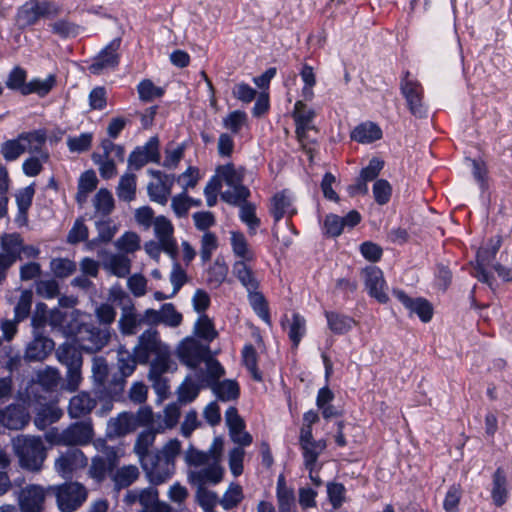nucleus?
Segmentation results:
<instances>
[{"instance_id": "f257e3e1", "label": "nucleus", "mask_w": 512, "mask_h": 512, "mask_svg": "<svg viewBox=\"0 0 512 512\" xmlns=\"http://www.w3.org/2000/svg\"><path fill=\"white\" fill-rule=\"evenodd\" d=\"M133 351L138 363L149 364L155 374L166 373L171 367L170 347L161 340L160 333L155 328H148L139 335Z\"/></svg>"}, {"instance_id": "f03ea898", "label": "nucleus", "mask_w": 512, "mask_h": 512, "mask_svg": "<svg viewBox=\"0 0 512 512\" xmlns=\"http://www.w3.org/2000/svg\"><path fill=\"white\" fill-rule=\"evenodd\" d=\"M181 442L169 440L161 450L141 464L147 479L153 485H160L169 480L175 472V459L180 454Z\"/></svg>"}, {"instance_id": "7ed1b4c3", "label": "nucleus", "mask_w": 512, "mask_h": 512, "mask_svg": "<svg viewBox=\"0 0 512 512\" xmlns=\"http://www.w3.org/2000/svg\"><path fill=\"white\" fill-rule=\"evenodd\" d=\"M19 466L30 472H39L47 457V448L40 436L18 435L11 441Z\"/></svg>"}, {"instance_id": "20e7f679", "label": "nucleus", "mask_w": 512, "mask_h": 512, "mask_svg": "<svg viewBox=\"0 0 512 512\" xmlns=\"http://www.w3.org/2000/svg\"><path fill=\"white\" fill-rule=\"evenodd\" d=\"M60 12V7L53 2L28 0L18 8L15 23L19 29L24 30L37 24L40 19L55 18Z\"/></svg>"}, {"instance_id": "39448f33", "label": "nucleus", "mask_w": 512, "mask_h": 512, "mask_svg": "<svg viewBox=\"0 0 512 512\" xmlns=\"http://www.w3.org/2000/svg\"><path fill=\"white\" fill-rule=\"evenodd\" d=\"M55 354L57 360L67 368V389L69 391H75L82 380L81 368L83 365V357L81 349H78L75 344L65 342L58 346Z\"/></svg>"}, {"instance_id": "423d86ee", "label": "nucleus", "mask_w": 512, "mask_h": 512, "mask_svg": "<svg viewBox=\"0 0 512 512\" xmlns=\"http://www.w3.org/2000/svg\"><path fill=\"white\" fill-rule=\"evenodd\" d=\"M111 338L110 327H99L91 323H83L78 327L74 341L81 350L95 353L103 349Z\"/></svg>"}, {"instance_id": "0eeeda50", "label": "nucleus", "mask_w": 512, "mask_h": 512, "mask_svg": "<svg viewBox=\"0 0 512 512\" xmlns=\"http://www.w3.org/2000/svg\"><path fill=\"white\" fill-rule=\"evenodd\" d=\"M93 428L88 422H75L61 432H49L47 440L56 445L82 446L87 445L93 438Z\"/></svg>"}, {"instance_id": "6e6552de", "label": "nucleus", "mask_w": 512, "mask_h": 512, "mask_svg": "<svg viewBox=\"0 0 512 512\" xmlns=\"http://www.w3.org/2000/svg\"><path fill=\"white\" fill-rule=\"evenodd\" d=\"M58 508L62 512H73L87 500L88 491L79 482H67L54 488Z\"/></svg>"}, {"instance_id": "1a4fd4ad", "label": "nucleus", "mask_w": 512, "mask_h": 512, "mask_svg": "<svg viewBox=\"0 0 512 512\" xmlns=\"http://www.w3.org/2000/svg\"><path fill=\"white\" fill-rule=\"evenodd\" d=\"M119 449L113 446H104L100 454L94 456L88 470L89 476L97 483L103 482L108 475L112 477L119 464Z\"/></svg>"}, {"instance_id": "9d476101", "label": "nucleus", "mask_w": 512, "mask_h": 512, "mask_svg": "<svg viewBox=\"0 0 512 512\" xmlns=\"http://www.w3.org/2000/svg\"><path fill=\"white\" fill-rule=\"evenodd\" d=\"M22 237L19 233H4L0 239V284L7 277L8 270L18 261L22 260L20 248Z\"/></svg>"}, {"instance_id": "9b49d317", "label": "nucleus", "mask_w": 512, "mask_h": 512, "mask_svg": "<svg viewBox=\"0 0 512 512\" xmlns=\"http://www.w3.org/2000/svg\"><path fill=\"white\" fill-rule=\"evenodd\" d=\"M209 354V345L203 344L193 337L185 338L177 347V356L180 362L190 368H196L204 362Z\"/></svg>"}, {"instance_id": "f8f14e48", "label": "nucleus", "mask_w": 512, "mask_h": 512, "mask_svg": "<svg viewBox=\"0 0 512 512\" xmlns=\"http://www.w3.org/2000/svg\"><path fill=\"white\" fill-rule=\"evenodd\" d=\"M88 464V458L78 448L68 449L55 460L56 471L65 479L72 478L73 473L83 469Z\"/></svg>"}, {"instance_id": "ddd939ff", "label": "nucleus", "mask_w": 512, "mask_h": 512, "mask_svg": "<svg viewBox=\"0 0 512 512\" xmlns=\"http://www.w3.org/2000/svg\"><path fill=\"white\" fill-rule=\"evenodd\" d=\"M55 349L54 341L43 335L42 331H33V338L25 347L27 363L43 362Z\"/></svg>"}, {"instance_id": "4468645a", "label": "nucleus", "mask_w": 512, "mask_h": 512, "mask_svg": "<svg viewBox=\"0 0 512 512\" xmlns=\"http://www.w3.org/2000/svg\"><path fill=\"white\" fill-rule=\"evenodd\" d=\"M401 81L400 89L406 99L409 111L416 117H423L426 114V110L423 104V88L417 81L407 79Z\"/></svg>"}, {"instance_id": "2eb2a0df", "label": "nucleus", "mask_w": 512, "mask_h": 512, "mask_svg": "<svg viewBox=\"0 0 512 512\" xmlns=\"http://www.w3.org/2000/svg\"><path fill=\"white\" fill-rule=\"evenodd\" d=\"M160 160L159 140L151 137L144 146L136 147L128 158V165L135 170L141 169L148 162L158 163Z\"/></svg>"}, {"instance_id": "dca6fc26", "label": "nucleus", "mask_w": 512, "mask_h": 512, "mask_svg": "<svg viewBox=\"0 0 512 512\" xmlns=\"http://www.w3.org/2000/svg\"><path fill=\"white\" fill-rule=\"evenodd\" d=\"M393 295L409 311L410 315L416 314L424 323L432 319L433 307L425 298H412L403 290H394Z\"/></svg>"}, {"instance_id": "f3484780", "label": "nucleus", "mask_w": 512, "mask_h": 512, "mask_svg": "<svg viewBox=\"0 0 512 512\" xmlns=\"http://www.w3.org/2000/svg\"><path fill=\"white\" fill-rule=\"evenodd\" d=\"M121 40L113 39L93 60L89 66L92 74L99 75L104 70L115 68L119 63L118 50Z\"/></svg>"}, {"instance_id": "a211bd4d", "label": "nucleus", "mask_w": 512, "mask_h": 512, "mask_svg": "<svg viewBox=\"0 0 512 512\" xmlns=\"http://www.w3.org/2000/svg\"><path fill=\"white\" fill-rule=\"evenodd\" d=\"M153 226L155 235L161 242L163 251L172 259H175L178 254V249L173 237L174 228L172 223L166 217L158 216L154 219Z\"/></svg>"}, {"instance_id": "6ab92c4d", "label": "nucleus", "mask_w": 512, "mask_h": 512, "mask_svg": "<svg viewBox=\"0 0 512 512\" xmlns=\"http://www.w3.org/2000/svg\"><path fill=\"white\" fill-rule=\"evenodd\" d=\"M225 419L229 428V436L234 443L240 446H248L252 443V436L244 430L245 423L235 407H229L226 410Z\"/></svg>"}, {"instance_id": "aec40b11", "label": "nucleus", "mask_w": 512, "mask_h": 512, "mask_svg": "<svg viewBox=\"0 0 512 512\" xmlns=\"http://www.w3.org/2000/svg\"><path fill=\"white\" fill-rule=\"evenodd\" d=\"M224 474L223 467L218 462H213L199 470L188 473V481L196 487H205L206 484H218Z\"/></svg>"}, {"instance_id": "412c9836", "label": "nucleus", "mask_w": 512, "mask_h": 512, "mask_svg": "<svg viewBox=\"0 0 512 512\" xmlns=\"http://www.w3.org/2000/svg\"><path fill=\"white\" fill-rule=\"evenodd\" d=\"M45 500L44 489L39 485H29L19 494L21 512H41Z\"/></svg>"}, {"instance_id": "4be33fe9", "label": "nucleus", "mask_w": 512, "mask_h": 512, "mask_svg": "<svg viewBox=\"0 0 512 512\" xmlns=\"http://www.w3.org/2000/svg\"><path fill=\"white\" fill-rule=\"evenodd\" d=\"M141 326L140 313L136 311L134 304L128 298L127 303L122 306L121 315L118 320L120 333L124 336H133Z\"/></svg>"}, {"instance_id": "5701e85b", "label": "nucleus", "mask_w": 512, "mask_h": 512, "mask_svg": "<svg viewBox=\"0 0 512 512\" xmlns=\"http://www.w3.org/2000/svg\"><path fill=\"white\" fill-rule=\"evenodd\" d=\"M138 503L142 509L138 512H173L171 505L159 500V492L154 487L139 489Z\"/></svg>"}, {"instance_id": "b1692460", "label": "nucleus", "mask_w": 512, "mask_h": 512, "mask_svg": "<svg viewBox=\"0 0 512 512\" xmlns=\"http://www.w3.org/2000/svg\"><path fill=\"white\" fill-rule=\"evenodd\" d=\"M365 274V287L371 297L377 299L380 303L388 301V295L384 291L385 281L382 271L375 267H368L364 270Z\"/></svg>"}, {"instance_id": "393cba45", "label": "nucleus", "mask_w": 512, "mask_h": 512, "mask_svg": "<svg viewBox=\"0 0 512 512\" xmlns=\"http://www.w3.org/2000/svg\"><path fill=\"white\" fill-rule=\"evenodd\" d=\"M270 213L275 222H279L282 218H291L297 213L293 206L292 198L287 190L276 193L271 199Z\"/></svg>"}, {"instance_id": "a878e982", "label": "nucleus", "mask_w": 512, "mask_h": 512, "mask_svg": "<svg viewBox=\"0 0 512 512\" xmlns=\"http://www.w3.org/2000/svg\"><path fill=\"white\" fill-rule=\"evenodd\" d=\"M29 416L20 405H9L0 413V424L10 430H19L28 423Z\"/></svg>"}, {"instance_id": "bb28decb", "label": "nucleus", "mask_w": 512, "mask_h": 512, "mask_svg": "<svg viewBox=\"0 0 512 512\" xmlns=\"http://www.w3.org/2000/svg\"><path fill=\"white\" fill-rule=\"evenodd\" d=\"M159 433L155 429V424L152 425V428H148L143 430L136 438L133 451L137 455L140 464L151 458L155 452H152L150 448L153 446L155 442L156 434Z\"/></svg>"}, {"instance_id": "cd10ccee", "label": "nucleus", "mask_w": 512, "mask_h": 512, "mask_svg": "<svg viewBox=\"0 0 512 512\" xmlns=\"http://www.w3.org/2000/svg\"><path fill=\"white\" fill-rule=\"evenodd\" d=\"M109 436L121 437L125 436L136 428V419L134 414L130 412H122L117 417L111 418L107 425Z\"/></svg>"}, {"instance_id": "c85d7f7f", "label": "nucleus", "mask_w": 512, "mask_h": 512, "mask_svg": "<svg viewBox=\"0 0 512 512\" xmlns=\"http://www.w3.org/2000/svg\"><path fill=\"white\" fill-rule=\"evenodd\" d=\"M60 379V373L57 368L47 366L44 369L38 370L36 380L30 387V393H35L39 387L45 392H52L58 387Z\"/></svg>"}, {"instance_id": "c756f323", "label": "nucleus", "mask_w": 512, "mask_h": 512, "mask_svg": "<svg viewBox=\"0 0 512 512\" xmlns=\"http://www.w3.org/2000/svg\"><path fill=\"white\" fill-rule=\"evenodd\" d=\"M96 406V400L88 393L81 392L70 399L68 413L71 418H81L88 415Z\"/></svg>"}, {"instance_id": "7c9ffc66", "label": "nucleus", "mask_w": 512, "mask_h": 512, "mask_svg": "<svg viewBox=\"0 0 512 512\" xmlns=\"http://www.w3.org/2000/svg\"><path fill=\"white\" fill-rule=\"evenodd\" d=\"M507 477L504 469L498 467L492 476L491 497L497 507H501L508 499Z\"/></svg>"}, {"instance_id": "2f4dec72", "label": "nucleus", "mask_w": 512, "mask_h": 512, "mask_svg": "<svg viewBox=\"0 0 512 512\" xmlns=\"http://www.w3.org/2000/svg\"><path fill=\"white\" fill-rule=\"evenodd\" d=\"M381 138L382 130L373 122L361 123L351 132V139L358 143H372Z\"/></svg>"}, {"instance_id": "473e14b6", "label": "nucleus", "mask_w": 512, "mask_h": 512, "mask_svg": "<svg viewBox=\"0 0 512 512\" xmlns=\"http://www.w3.org/2000/svg\"><path fill=\"white\" fill-rule=\"evenodd\" d=\"M104 268L111 274L124 278L130 274L131 259L124 253L111 254L105 261Z\"/></svg>"}, {"instance_id": "72a5a7b5", "label": "nucleus", "mask_w": 512, "mask_h": 512, "mask_svg": "<svg viewBox=\"0 0 512 512\" xmlns=\"http://www.w3.org/2000/svg\"><path fill=\"white\" fill-rule=\"evenodd\" d=\"M248 261L238 260L233 264L232 272L239 282L246 288L247 291L258 289L259 281L252 268L247 264Z\"/></svg>"}, {"instance_id": "f704fd0d", "label": "nucleus", "mask_w": 512, "mask_h": 512, "mask_svg": "<svg viewBox=\"0 0 512 512\" xmlns=\"http://www.w3.org/2000/svg\"><path fill=\"white\" fill-rule=\"evenodd\" d=\"M46 132L44 130H34L19 134L20 144L24 146L25 152L30 154H39L44 152L42 147L46 142Z\"/></svg>"}, {"instance_id": "c9c22d12", "label": "nucleus", "mask_w": 512, "mask_h": 512, "mask_svg": "<svg viewBox=\"0 0 512 512\" xmlns=\"http://www.w3.org/2000/svg\"><path fill=\"white\" fill-rule=\"evenodd\" d=\"M495 258L488 248H480L476 255V267L474 276L481 282L492 286L494 277L486 271V266Z\"/></svg>"}, {"instance_id": "e433bc0d", "label": "nucleus", "mask_w": 512, "mask_h": 512, "mask_svg": "<svg viewBox=\"0 0 512 512\" xmlns=\"http://www.w3.org/2000/svg\"><path fill=\"white\" fill-rule=\"evenodd\" d=\"M325 317L329 329L339 335L349 332L356 324V321L352 317L338 312L326 311Z\"/></svg>"}, {"instance_id": "4c0bfd02", "label": "nucleus", "mask_w": 512, "mask_h": 512, "mask_svg": "<svg viewBox=\"0 0 512 512\" xmlns=\"http://www.w3.org/2000/svg\"><path fill=\"white\" fill-rule=\"evenodd\" d=\"M140 472L136 465H125L118 468L112 474V481L118 490L132 485L138 478Z\"/></svg>"}, {"instance_id": "58836bf2", "label": "nucleus", "mask_w": 512, "mask_h": 512, "mask_svg": "<svg viewBox=\"0 0 512 512\" xmlns=\"http://www.w3.org/2000/svg\"><path fill=\"white\" fill-rule=\"evenodd\" d=\"M210 388L221 401H232L239 397L240 389L236 381L223 380L217 383H210Z\"/></svg>"}, {"instance_id": "ea45409f", "label": "nucleus", "mask_w": 512, "mask_h": 512, "mask_svg": "<svg viewBox=\"0 0 512 512\" xmlns=\"http://www.w3.org/2000/svg\"><path fill=\"white\" fill-rule=\"evenodd\" d=\"M217 177L220 180L232 187L237 185H243V179L245 175V169L243 167L236 168L233 163L220 165L216 169Z\"/></svg>"}, {"instance_id": "a19ab883", "label": "nucleus", "mask_w": 512, "mask_h": 512, "mask_svg": "<svg viewBox=\"0 0 512 512\" xmlns=\"http://www.w3.org/2000/svg\"><path fill=\"white\" fill-rule=\"evenodd\" d=\"M116 194L119 200L131 202L136 197V176L132 173H125L120 177Z\"/></svg>"}, {"instance_id": "79ce46f5", "label": "nucleus", "mask_w": 512, "mask_h": 512, "mask_svg": "<svg viewBox=\"0 0 512 512\" xmlns=\"http://www.w3.org/2000/svg\"><path fill=\"white\" fill-rule=\"evenodd\" d=\"M158 417V424H155V429L158 432H164L166 429H171L176 426L180 417V403L174 402L168 404L164 409V417Z\"/></svg>"}, {"instance_id": "37998d69", "label": "nucleus", "mask_w": 512, "mask_h": 512, "mask_svg": "<svg viewBox=\"0 0 512 512\" xmlns=\"http://www.w3.org/2000/svg\"><path fill=\"white\" fill-rule=\"evenodd\" d=\"M56 84V77L53 74H50L45 79H32L31 81L27 82V85H25L23 95H29V94H37L40 97L46 96L52 88Z\"/></svg>"}, {"instance_id": "c03bdc74", "label": "nucleus", "mask_w": 512, "mask_h": 512, "mask_svg": "<svg viewBox=\"0 0 512 512\" xmlns=\"http://www.w3.org/2000/svg\"><path fill=\"white\" fill-rule=\"evenodd\" d=\"M258 289H253L247 291L249 303L254 310V312L266 323L270 324V315L268 309V303L264 297V295L257 291Z\"/></svg>"}, {"instance_id": "a18cd8bd", "label": "nucleus", "mask_w": 512, "mask_h": 512, "mask_svg": "<svg viewBox=\"0 0 512 512\" xmlns=\"http://www.w3.org/2000/svg\"><path fill=\"white\" fill-rule=\"evenodd\" d=\"M231 245L233 253L244 261H252L254 253L249 249L247 240L241 232H231Z\"/></svg>"}, {"instance_id": "49530a36", "label": "nucleus", "mask_w": 512, "mask_h": 512, "mask_svg": "<svg viewBox=\"0 0 512 512\" xmlns=\"http://www.w3.org/2000/svg\"><path fill=\"white\" fill-rule=\"evenodd\" d=\"M126 378L121 376H114L107 385L101 386L103 389L100 393L103 397H107L113 401H120L123 399L124 389L126 385Z\"/></svg>"}, {"instance_id": "de8ad7c7", "label": "nucleus", "mask_w": 512, "mask_h": 512, "mask_svg": "<svg viewBox=\"0 0 512 512\" xmlns=\"http://www.w3.org/2000/svg\"><path fill=\"white\" fill-rule=\"evenodd\" d=\"M231 190H226L221 193V199L233 206H239L245 202H248L247 199L250 197V190L244 185L232 186Z\"/></svg>"}, {"instance_id": "09e8293b", "label": "nucleus", "mask_w": 512, "mask_h": 512, "mask_svg": "<svg viewBox=\"0 0 512 512\" xmlns=\"http://www.w3.org/2000/svg\"><path fill=\"white\" fill-rule=\"evenodd\" d=\"M204 363L206 365V375H204L203 372H201V382H205L206 386L210 387V383L219 382V379L221 376L224 375L225 370L220 364V362L214 359L210 354L204 360Z\"/></svg>"}, {"instance_id": "8fccbe9b", "label": "nucleus", "mask_w": 512, "mask_h": 512, "mask_svg": "<svg viewBox=\"0 0 512 512\" xmlns=\"http://www.w3.org/2000/svg\"><path fill=\"white\" fill-rule=\"evenodd\" d=\"M93 205L96 212L108 216L114 209L112 193L106 188H101L94 196Z\"/></svg>"}, {"instance_id": "3c124183", "label": "nucleus", "mask_w": 512, "mask_h": 512, "mask_svg": "<svg viewBox=\"0 0 512 512\" xmlns=\"http://www.w3.org/2000/svg\"><path fill=\"white\" fill-rule=\"evenodd\" d=\"M138 363V359H136L134 352L130 353L128 350L120 349L118 351L117 357V365L120 372L121 377L130 376Z\"/></svg>"}, {"instance_id": "603ef678", "label": "nucleus", "mask_w": 512, "mask_h": 512, "mask_svg": "<svg viewBox=\"0 0 512 512\" xmlns=\"http://www.w3.org/2000/svg\"><path fill=\"white\" fill-rule=\"evenodd\" d=\"M243 363L255 381H262V375L257 367V351L251 344L245 345L242 351Z\"/></svg>"}, {"instance_id": "864d4df0", "label": "nucleus", "mask_w": 512, "mask_h": 512, "mask_svg": "<svg viewBox=\"0 0 512 512\" xmlns=\"http://www.w3.org/2000/svg\"><path fill=\"white\" fill-rule=\"evenodd\" d=\"M147 192L151 201L166 205L171 194V183L161 184L158 181L156 183H149Z\"/></svg>"}, {"instance_id": "5fc2aeb1", "label": "nucleus", "mask_w": 512, "mask_h": 512, "mask_svg": "<svg viewBox=\"0 0 512 512\" xmlns=\"http://www.w3.org/2000/svg\"><path fill=\"white\" fill-rule=\"evenodd\" d=\"M97 177L93 170L85 171L78 182L77 200L80 202L85 199L88 193L92 192L97 187Z\"/></svg>"}, {"instance_id": "6e6d98bb", "label": "nucleus", "mask_w": 512, "mask_h": 512, "mask_svg": "<svg viewBox=\"0 0 512 512\" xmlns=\"http://www.w3.org/2000/svg\"><path fill=\"white\" fill-rule=\"evenodd\" d=\"M306 332V321L304 317H302L298 313H294L292 315L291 323L289 324L288 336L292 341L293 346L295 348L298 347L302 337Z\"/></svg>"}, {"instance_id": "4d7b16f0", "label": "nucleus", "mask_w": 512, "mask_h": 512, "mask_svg": "<svg viewBox=\"0 0 512 512\" xmlns=\"http://www.w3.org/2000/svg\"><path fill=\"white\" fill-rule=\"evenodd\" d=\"M26 79L27 71L20 66H15L9 72L5 84L7 88L19 91L23 95L25 85H27Z\"/></svg>"}, {"instance_id": "13d9d810", "label": "nucleus", "mask_w": 512, "mask_h": 512, "mask_svg": "<svg viewBox=\"0 0 512 512\" xmlns=\"http://www.w3.org/2000/svg\"><path fill=\"white\" fill-rule=\"evenodd\" d=\"M200 244L201 260L203 263H207L218 248V238L213 232H205L201 237Z\"/></svg>"}, {"instance_id": "bf43d9fd", "label": "nucleus", "mask_w": 512, "mask_h": 512, "mask_svg": "<svg viewBox=\"0 0 512 512\" xmlns=\"http://www.w3.org/2000/svg\"><path fill=\"white\" fill-rule=\"evenodd\" d=\"M243 499L242 487L238 484H231L223 497L219 500V504L225 510L235 508Z\"/></svg>"}, {"instance_id": "052dcab7", "label": "nucleus", "mask_w": 512, "mask_h": 512, "mask_svg": "<svg viewBox=\"0 0 512 512\" xmlns=\"http://www.w3.org/2000/svg\"><path fill=\"white\" fill-rule=\"evenodd\" d=\"M50 268L57 278H66L72 275L76 269V263L67 258H55L50 262Z\"/></svg>"}, {"instance_id": "680f3d73", "label": "nucleus", "mask_w": 512, "mask_h": 512, "mask_svg": "<svg viewBox=\"0 0 512 512\" xmlns=\"http://www.w3.org/2000/svg\"><path fill=\"white\" fill-rule=\"evenodd\" d=\"M239 217L248 226L251 233H255L260 226V219L256 216V207L251 202H245L241 205Z\"/></svg>"}, {"instance_id": "e2e57ef3", "label": "nucleus", "mask_w": 512, "mask_h": 512, "mask_svg": "<svg viewBox=\"0 0 512 512\" xmlns=\"http://www.w3.org/2000/svg\"><path fill=\"white\" fill-rule=\"evenodd\" d=\"M137 90L139 98L146 102L160 98L164 94V89L154 85V83L149 79L142 80L138 84Z\"/></svg>"}, {"instance_id": "0e129e2a", "label": "nucleus", "mask_w": 512, "mask_h": 512, "mask_svg": "<svg viewBox=\"0 0 512 512\" xmlns=\"http://www.w3.org/2000/svg\"><path fill=\"white\" fill-rule=\"evenodd\" d=\"M48 158V152L39 153V157L32 156L27 158L22 164L24 174L29 177L39 175L43 169V162H46Z\"/></svg>"}, {"instance_id": "69168bd1", "label": "nucleus", "mask_w": 512, "mask_h": 512, "mask_svg": "<svg viewBox=\"0 0 512 512\" xmlns=\"http://www.w3.org/2000/svg\"><path fill=\"white\" fill-rule=\"evenodd\" d=\"M228 274V266L222 258H216L208 270V282L219 286L224 282Z\"/></svg>"}, {"instance_id": "338daca9", "label": "nucleus", "mask_w": 512, "mask_h": 512, "mask_svg": "<svg viewBox=\"0 0 512 512\" xmlns=\"http://www.w3.org/2000/svg\"><path fill=\"white\" fill-rule=\"evenodd\" d=\"M20 142L18 136L15 139L7 140L1 144L0 152L6 161H15L25 153V148Z\"/></svg>"}, {"instance_id": "774afa93", "label": "nucleus", "mask_w": 512, "mask_h": 512, "mask_svg": "<svg viewBox=\"0 0 512 512\" xmlns=\"http://www.w3.org/2000/svg\"><path fill=\"white\" fill-rule=\"evenodd\" d=\"M116 248L124 253H134L140 249V238L134 232H126L115 242Z\"/></svg>"}]
</instances>
